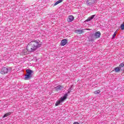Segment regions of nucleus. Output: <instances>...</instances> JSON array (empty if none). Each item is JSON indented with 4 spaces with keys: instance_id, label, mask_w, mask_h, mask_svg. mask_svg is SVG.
<instances>
[{
    "instance_id": "obj_1",
    "label": "nucleus",
    "mask_w": 124,
    "mask_h": 124,
    "mask_svg": "<svg viewBox=\"0 0 124 124\" xmlns=\"http://www.w3.org/2000/svg\"><path fill=\"white\" fill-rule=\"evenodd\" d=\"M41 45H42V42L40 41H32L29 43L26 48H24L20 54L21 56H26V55H28V52L36 51V49L41 47Z\"/></svg>"
},
{
    "instance_id": "obj_2",
    "label": "nucleus",
    "mask_w": 124,
    "mask_h": 124,
    "mask_svg": "<svg viewBox=\"0 0 124 124\" xmlns=\"http://www.w3.org/2000/svg\"><path fill=\"white\" fill-rule=\"evenodd\" d=\"M26 76L25 78H31L32 77V74H33V71L30 69L26 70Z\"/></svg>"
},
{
    "instance_id": "obj_3",
    "label": "nucleus",
    "mask_w": 124,
    "mask_h": 124,
    "mask_svg": "<svg viewBox=\"0 0 124 124\" xmlns=\"http://www.w3.org/2000/svg\"><path fill=\"white\" fill-rule=\"evenodd\" d=\"M66 94L64 95L63 97H61L59 101H57L55 104V106H58L59 104H61V102H63L65 99H66Z\"/></svg>"
},
{
    "instance_id": "obj_4",
    "label": "nucleus",
    "mask_w": 124,
    "mask_h": 124,
    "mask_svg": "<svg viewBox=\"0 0 124 124\" xmlns=\"http://www.w3.org/2000/svg\"><path fill=\"white\" fill-rule=\"evenodd\" d=\"M0 73L2 74V75H4V74H7L8 73V69L6 67H3L1 69Z\"/></svg>"
},
{
    "instance_id": "obj_5",
    "label": "nucleus",
    "mask_w": 124,
    "mask_h": 124,
    "mask_svg": "<svg viewBox=\"0 0 124 124\" xmlns=\"http://www.w3.org/2000/svg\"><path fill=\"white\" fill-rule=\"evenodd\" d=\"M73 90V87L71 86V87L68 89V92L64 95H67L66 96V99L67 98V96H68V93H72Z\"/></svg>"
},
{
    "instance_id": "obj_6",
    "label": "nucleus",
    "mask_w": 124,
    "mask_h": 124,
    "mask_svg": "<svg viewBox=\"0 0 124 124\" xmlns=\"http://www.w3.org/2000/svg\"><path fill=\"white\" fill-rule=\"evenodd\" d=\"M54 89L56 92H59V91L62 90V89H63V87H62V85H58L55 87Z\"/></svg>"
},
{
    "instance_id": "obj_7",
    "label": "nucleus",
    "mask_w": 124,
    "mask_h": 124,
    "mask_svg": "<svg viewBox=\"0 0 124 124\" xmlns=\"http://www.w3.org/2000/svg\"><path fill=\"white\" fill-rule=\"evenodd\" d=\"M67 22H72V21L74 20V16H73L71 15L69 16L68 18H67Z\"/></svg>"
},
{
    "instance_id": "obj_8",
    "label": "nucleus",
    "mask_w": 124,
    "mask_h": 124,
    "mask_svg": "<svg viewBox=\"0 0 124 124\" xmlns=\"http://www.w3.org/2000/svg\"><path fill=\"white\" fill-rule=\"evenodd\" d=\"M101 35V33H100V31H98L95 33L94 36L95 37V38H99Z\"/></svg>"
},
{
    "instance_id": "obj_9",
    "label": "nucleus",
    "mask_w": 124,
    "mask_h": 124,
    "mask_svg": "<svg viewBox=\"0 0 124 124\" xmlns=\"http://www.w3.org/2000/svg\"><path fill=\"white\" fill-rule=\"evenodd\" d=\"M67 43V40L63 39L61 41V46H64V45H66Z\"/></svg>"
},
{
    "instance_id": "obj_10",
    "label": "nucleus",
    "mask_w": 124,
    "mask_h": 124,
    "mask_svg": "<svg viewBox=\"0 0 124 124\" xmlns=\"http://www.w3.org/2000/svg\"><path fill=\"white\" fill-rule=\"evenodd\" d=\"M75 32L76 33H78V34H82L84 32V31L81 30H75Z\"/></svg>"
},
{
    "instance_id": "obj_11",
    "label": "nucleus",
    "mask_w": 124,
    "mask_h": 124,
    "mask_svg": "<svg viewBox=\"0 0 124 124\" xmlns=\"http://www.w3.org/2000/svg\"><path fill=\"white\" fill-rule=\"evenodd\" d=\"M121 70H122V69L120 68H119V67H116L114 68V71H115V72H116V73L120 72V71H121Z\"/></svg>"
},
{
    "instance_id": "obj_12",
    "label": "nucleus",
    "mask_w": 124,
    "mask_h": 124,
    "mask_svg": "<svg viewBox=\"0 0 124 124\" xmlns=\"http://www.w3.org/2000/svg\"><path fill=\"white\" fill-rule=\"evenodd\" d=\"M94 16H95V15H92L91 16V17H88L87 18V19L85 21L86 22H90V21H91V20H93V18H94Z\"/></svg>"
},
{
    "instance_id": "obj_13",
    "label": "nucleus",
    "mask_w": 124,
    "mask_h": 124,
    "mask_svg": "<svg viewBox=\"0 0 124 124\" xmlns=\"http://www.w3.org/2000/svg\"><path fill=\"white\" fill-rule=\"evenodd\" d=\"M61 2H62V0H59L54 4L53 6H56V5H57V4H59V3H61Z\"/></svg>"
},
{
    "instance_id": "obj_14",
    "label": "nucleus",
    "mask_w": 124,
    "mask_h": 124,
    "mask_svg": "<svg viewBox=\"0 0 124 124\" xmlns=\"http://www.w3.org/2000/svg\"><path fill=\"white\" fill-rule=\"evenodd\" d=\"M124 63H121L120 65H119V68L121 69V71L124 70L123 69V67H124Z\"/></svg>"
},
{
    "instance_id": "obj_15",
    "label": "nucleus",
    "mask_w": 124,
    "mask_h": 124,
    "mask_svg": "<svg viewBox=\"0 0 124 124\" xmlns=\"http://www.w3.org/2000/svg\"><path fill=\"white\" fill-rule=\"evenodd\" d=\"M10 115H11V112H9V113H5L3 115V118H5L6 117H8V116H10Z\"/></svg>"
},
{
    "instance_id": "obj_16",
    "label": "nucleus",
    "mask_w": 124,
    "mask_h": 124,
    "mask_svg": "<svg viewBox=\"0 0 124 124\" xmlns=\"http://www.w3.org/2000/svg\"><path fill=\"white\" fill-rule=\"evenodd\" d=\"M94 93H95V94H98L100 93V90H97V91L94 92Z\"/></svg>"
},
{
    "instance_id": "obj_17",
    "label": "nucleus",
    "mask_w": 124,
    "mask_h": 124,
    "mask_svg": "<svg viewBox=\"0 0 124 124\" xmlns=\"http://www.w3.org/2000/svg\"><path fill=\"white\" fill-rule=\"evenodd\" d=\"M121 28L122 31H124V23L121 24Z\"/></svg>"
},
{
    "instance_id": "obj_18",
    "label": "nucleus",
    "mask_w": 124,
    "mask_h": 124,
    "mask_svg": "<svg viewBox=\"0 0 124 124\" xmlns=\"http://www.w3.org/2000/svg\"><path fill=\"white\" fill-rule=\"evenodd\" d=\"M117 33H116V32L114 33L113 36V38H114V37H115Z\"/></svg>"
},
{
    "instance_id": "obj_19",
    "label": "nucleus",
    "mask_w": 124,
    "mask_h": 124,
    "mask_svg": "<svg viewBox=\"0 0 124 124\" xmlns=\"http://www.w3.org/2000/svg\"><path fill=\"white\" fill-rule=\"evenodd\" d=\"M24 80H30V78H24Z\"/></svg>"
},
{
    "instance_id": "obj_20",
    "label": "nucleus",
    "mask_w": 124,
    "mask_h": 124,
    "mask_svg": "<svg viewBox=\"0 0 124 124\" xmlns=\"http://www.w3.org/2000/svg\"><path fill=\"white\" fill-rule=\"evenodd\" d=\"M87 2L88 4H90V3H91V2H90V0H87Z\"/></svg>"
},
{
    "instance_id": "obj_21",
    "label": "nucleus",
    "mask_w": 124,
    "mask_h": 124,
    "mask_svg": "<svg viewBox=\"0 0 124 124\" xmlns=\"http://www.w3.org/2000/svg\"><path fill=\"white\" fill-rule=\"evenodd\" d=\"M73 124H79L78 122H75Z\"/></svg>"
},
{
    "instance_id": "obj_22",
    "label": "nucleus",
    "mask_w": 124,
    "mask_h": 124,
    "mask_svg": "<svg viewBox=\"0 0 124 124\" xmlns=\"http://www.w3.org/2000/svg\"><path fill=\"white\" fill-rule=\"evenodd\" d=\"M86 30H87L88 31H92V29H87Z\"/></svg>"
}]
</instances>
